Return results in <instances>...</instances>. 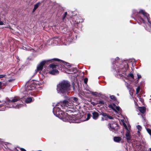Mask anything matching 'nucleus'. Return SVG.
Segmentation results:
<instances>
[{
	"mask_svg": "<svg viewBox=\"0 0 151 151\" xmlns=\"http://www.w3.org/2000/svg\"><path fill=\"white\" fill-rule=\"evenodd\" d=\"M78 99L74 97L69 98L68 100H64L60 103H58L56 105L53 109V112L54 115L61 119L63 121H66L67 118L65 117V113L61 111L59 106L60 105L63 109H65V111L68 113H73L74 104L73 102L77 101Z\"/></svg>",
	"mask_w": 151,
	"mask_h": 151,
	"instance_id": "nucleus-1",
	"label": "nucleus"
},
{
	"mask_svg": "<svg viewBox=\"0 0 151 151\" xmlns=\"http://www.w3.org/2000/svg\"><path fill=\"white\" fill-rule=\"evenodd\" d=\"M32 101V99L31 97H28L26 99L24 97L20 98L18 96L14 97L11 99L7 101L5 104V106L3 105H0V111H3L5 110L6 107L8 108H14L16 109H19L22 106V104H19L17 105H16L14 103L17 101H19L20 103L21 102H25L27 103H30Z\"/></svg>",
	"mask_w": 151,
	"mask_h": 151,
	"instance_id": "nucleus-2",
	"label": "nucleus"
},
{
	"mask_svg": "<svg viewBox=\"0 0 151 151\" xmlns=\"http://www.w3.org/2000/svg\"><path fill=\"white\" fill-rule=\"evenodd\" d=\"M70 90V84L67 81H63L57 86V91L60 94L66 93Z\"/></svg>",
	"mask_w": 151,
	"mask_h": 151,
	"instance_id": "nucleus-3",
	"label": "nucleus"
},
{
	"mask_svg": "<svg viewBox=\"0 0 151 151\" xmlns=\"http://www.w3.org/2000/svg\"><path fill=\"white\" fill-rule=\"evenodd\" d=\"M135 11L133 12L134 16H135L138 19L140 22L145 23V20H147L148 22L151 24V22L149 20V15L144 10H141L139 13H135Z\"/></svg>",
	"mask_w": 151,
	"mask_h": 151,
	"instance_id": "nucleus-4",
	"label": "nucleus"
},
{
	"mask_svg": "<svg viewBox=\"0 0 151 151\" xmlns=\"http://www.w3.org/2000/svg\"><path fill=\"white\" fill-rule=\"evenodd\" d=\"M65 63L63 62L62 61L61 62L56 63L55 64H52L49 65V67L52 69L49 72L50 74L55 75L59 73V71L56 69H60V68L63 67V64Z\"/></svg>",
	"mask_w": 151,
	"mask_h": 151,
	"instance_id": "nucleus-5",
	"label": "nucleus"
},
{
	"mask_svg": "<svg viewBox=\"0 0 151 151\" xmlns=\"http://www.w3.org/2000/svg\"><path fill=\"white\" fill-rule=\"evenodd\" d=\"M35 88V86L34 83L29 84L26 86L25 90L24 91V94L26 95H29L30 94L32 95V91L34 90Z\"/></svg>",
	"mask_w": 151,
	"mask_h": 151,
	"instance_id": "nucleus-6",
	"label": "nucleus"
},
{
	"mask_svg": "<svg viewBox=\"0 0 151 151\" xmlns=\"http://www.w3.org/2000/svg\"><path fill=\"white\" fill-rule=\"evenodd\" d=\"M50 60H44L41 62L37 65L36 69L35 70L36 72H39L40 73L42 70L44 65L47 63Z\"/></svg>",
	"mask_w": 151,
	"mask_h": 151,
	"instance_id": "nucleus-7",
	"label": "nucleus"
},
{
	"mask_svg": "<svg viewBox=\"0 0 151 151\" xmlns=\"http://www.w3.org/2000/svg\"><path fill=\"white\" fill-rule=\"evenodd\" d=\"M115 63H116V64L115 65L116 67H115V65H114V68H115V70L116 72H121L122 73H124L127 71V68L124 67L123 65H120L119 67L120 68H119V67H116L118 63L116 62Z\"/></svg>",
	"mask_w": 151,
	"mask_h": 151,
	"instance_id": "nucleus-8",
	"label": "nucleus"
},
{
	"mask_svg": "<svg viewBox=\"0 0 151 151\" xmlns=\"http://www.w3.org/2000/svg\"><path fill=\"white\" fill-rule=\"evenodd\" d=\"M109 108H111L114 110L116 112L118 113L121 114L122 110L120 108L119 106H117L114 104L112 105H109Z\"/></svg>",
	"mask_w": 151,
	"mask_h": 151,
	"instance_id": "nucleus-9",
	"label": "nucleus"
},
{
	"mask_svg": "<svg viewBox=\"0 0 151 151\" xmlns=\"http://www.w3.org/2000/svg\"><path fill=\"white\" fill-rule=\"evenodd\" d=\"M110 129L113 132H114L118 130V125L117 124H110L108 125Z\"/></svg>",
	"mask_w": 151,
	"mask_h": 151,
	"instance_id": "nucleus-10",
	"label": "nucleus"
},
{
	"mask_svg": "<svg viewBox=\"0 0 151 151\" xmlns=\"http://www.w3.org/2000/svg\"><path fill=\"white\" fill-rule=\"evenodd\" d=\"M125 128L127 130L125 134L126 139L128 142H131V138L130 135V131L128 129L127 126H125Z\"/></svg>",
	"mask_w": 151,
	"mask_h": 151,
	"instance_id": "nucleus-11",
	"label": "nucleus"
},
{
	"mask_svg": "<svg viewBox=\"0 0 151 151\" xmlns=\"http://www.w3.org/2000/svg\"><path fill=\"white\" fill-rule=\"evenodd\" d=\"M70 122L73 123H78L77 117L76 115H74L72 116H71L70 117Z\"/></svg>",
	"mask_w": 151,
	"mask_h": 151,
	"instance_id": "nucleus-12",
	"label": "nucleus"
},
{
	"mask_svg": "<svg viewBox=\"0 0 151 151\" xmlns=\"http://www.w3.org/2000/svg\"><path fill=\"white\" fill-rule=\"evenodd\" d=\"M99 114L96 111H93L92 112V117L94 120L97 119L99 116Z\"/></svg>",
	"mask_w": 151,
	"mask_h": 151,
	"instance_id": "nucleus-13",
	"label": "nucleus"
},
{
	"mask_svg": "<svg viewBox=\"0 0 151 151\" xmlns=\"http://www.w3.org/2000/svg\"><path fill=\"white\" fill-rule=\"evenodd\" d=\"M101 115H102L105 118V119L107 120L108 118L111 119H113V118L109 115H108L106 113H104V112H102L101 113Z\"/></svg>",
	"mask_w": 151,
	"mask_h": 151,
	"instance_id": "nucleus-14",
	"label": "nucleus"
},
{
	"mask_svg": "<svg viewBox=\"0 0 151 151\" xmlns=\"http://www.w3.org/2000/svg\"><path fill=\"white\" fill-rule=\"evenodd\" d=\"M114 140L116 142H119L121 140V138L119 137H114Z\"/></svg>",
	"mask_w": 151,
	"mask_h": 151,
	"instance_id": "nucleus-15",
	"label": "nucleus"
},
{
	"mask_svg": "<svg viewBox=\"0 0 151 151\" xmlns=\"http://www.w3.org/2000/svg\"><path fill=\"white\" fill-rule=\"evenodd\" d=\"M139 111L142 114H144L145 111V108L144 107H139Z\"/></svg>",
	"mask_w": 151,
	"mask_h": 151,
	"instance_id": "nucleus-16",
	"label": "nucleus"
},
{
	"mask_svg": "<svg viewBox=\"0 0 151 151\" xmlns=\"http://www.w3.org/2000/svg\"><path fill=\"white\" fill-rule=\"evenodd\" d=\"M40 4V2L37 3L35 5L34 8L33 9V11L34 12L36 9L39 7V5Z\"/></svg>",
	"mask_w": 151,
	"mask_h": 151,
	"instance_id": "nucleus-17",
	"label": "nucleus"
},
{
	"mask_svg": "<svg viewBox=\"0 0 151 151\" xmlns=\"http://www.w3.org/2000/svg\"><path fill=\"white\" fill-rule=\"evenodd\" d=\"M137 128L138 129L137 132L139 134L140 133V131L141 130L142 127L138 125L137 126Z\"/></svg>",
	"mask_w": 151,
	"mask_h": 151,
	"instance_id": "nucleus-18",
	"label": "nucleus"
},
{
	"mask_svg": "<svg viewBox=\"0 0 151 151\" xmlns=\"http://www.w3.org/2000/svg\"><path fill=\"white\" fill-rule=\"evenodd\" d=\"M90 92L94 96H97V95L98 94V93L96 92H92V91H90Z\"/></svg>",
	"mask_w": 151,
	"mask_h": 151,
	"instance_id": "nucleus-19",
	"label": "nucleus"
},
{
	"mask_svg": "<svg viewBox=\"0 0 151 151\" xmlns=\"http://www.w3.org/2000/svg\"><path fill=\"white\" fill-rule=\"evenodd\" d=\"M140 90V87L139 86H138L137 88L136 89V93L137 94H138L139 93V92Z\"/></svg>",
	"mask_w": 151,
	"mask_h": 151,
	"instance_id": "nucleus-20",
	"label": "nucleus"
},
{
	"mask_svg": "<svg viewBox=\"0 0 151 151\" xmlns=\"http://www.w3.org/2000/svg\"><path fill=\"white\" fill-rule=\"evenodd\" d=\"M91 116V115L90 114H88L87 115V118L86 119V120H88L90 118Z\"/></svg>",
	"mask_w": 151,
	"mask_h": 151,
	"instance_id": "nucleus-21",
	"label": "nucleus"
},
{
	"mask_svg": "<svg viewBox=\"0 0 151 151\" xmlns=\"http://www.w3.org/2000/svg\"><path fill=\"white\" fill-rule=\"evenodd\" d=\"M147 131L148 132V133L151 135V129H147Z\"/></svg>",
	"mask_w": 151,
	"mask_h": 151,
	"instance_id": "nucleus-22",
	"label": "nucleus"
},
{
	"mask_svg": "<svg viewBox=\"0 0 151 151\" xmlns=\"http://www.w3.org/2000/svg\"><path fill=\"white\" fill-rule=\"evenodd\" d=\"M67 12H65L64 14V15H63V19L64 20L66 16H67Z\"/></svg>",
	"mask_w": 151,
	"mask_h": 151,
	"instance_id": "nucleus-23",
	"label": "nucleus"
},
{
	"mask_svg": "<svg viewBox=\"0 0 151 151\" xmlns=\"http://www.w3.org/2000/svg\"><path fill=\"white\" fill-rule=\"evenodd\" d=\"M110 98L111 99H113V100H116V98L113 95L110 96Z\"/></svg>",
	"mask_w": 151,
	"mask_h": 151,
	"instance_id": "nucleus-24",
	"label": "nucleus"
},
{
	"mask_svg": "<svg viewBox=\"0 0 151 151\" xmlns=\"http://www.w3.org/2000/svg\"><path fill=\"white\" fill-rule=\"evenodd\" d=\"M137 81H138L141 78V76L140 75L137 74Z\"/></svg>",
	"mask_w": 151,
	"mask_h": 151,
	"instance_id": "nucleus-25",
	"label": "nucleus"
},
{
	"mask_svg": "<svg viewBox=\"0 0 151 151\" xmlns=\"http://www.w3.org/2000/svg\"><path fill=\"white\" fill-rule=\"evenodd\" d=\"M98 104H104V101H103L101 100L98 101Z\"/></svg>",
	"mask_w": 151,
	"mask_h": 151,
	"instance_id": "nucleus-26",
	"label": "nucleus"
},
{
	"mask_svg": "<svg viewBox=\"0 0 151 151\" xmlns=\"http://www.w3.org/2000/svg\"><path fill=\"white\" fill-rule=\"evenodd\" d=\"M129 76L131 78H132V79H133L134 78V75H133L132 73H130L129 74Z\"/></svg>",
	"mask_w": 151,
	"mask_h": 151,
	"instance_id": "nucleus-27",
	"label": "nucleus"
},
{
	"mask_svg": "<svg viewBox=\"0 0 151 151\" xmlns=\"http://www.w3.org/2000/svg\"><path fill=\"white\" fill-rule=\"evenodd\" d=\"M88 81V78H86L84 79V83L86 84L87 83V82Z\"/></svg>",
	"mask_w": 151,
	"mask_h": 151,
	"instance_id": "nucleus-28",
	"label": "nucleus"
},
{
	"mask_svg": "<svg viewBox=\"0 0 151 151\" xmlns=\"http://www.w3.org/2000/svg\"><path fill=\"white\" fill-rule=\"evenodd\" d=\"M5 76H6V75L5 74L0 75V78H4Z\"/></svg>",
	"mask_w": 151,
	"mask_h": 151,
	"instance_id": "nucleus-29",
	"label": "nucleus"
},
{
	"mask_svg": "<svg viewBox=\"0 0 151 151\" xmlns=\"http://www.w3.org/2000/svg\"><path fill=\"white\" fill-rule=\"evenodd\" d=\"M119 60V58L118 57H117L116 59H112V61H116L117 60Z\"/></svg>",
	"mask_w": 151,
	"mask_h": 151,
	"instance_id": "nucleus-30",
	"label": "nucleus"
},
{
	"mask_svg": "<svg viewBox=\"0 0 151 151\" xmlns=\"http://www.w3.org/2000/svg\"><path fill=\"white\" fill-rule=\"evenodd\" d=\"M22 49L24 50H28V48H27L25 47H23L22 48Z\"/></svg>",
	"mask_w": 151,
	"mask_h": 151,
	"instance_id": "nucleus-31",
	"label": "nucleus"
},
{
	"mask_svg": "<svg viewBox=\"0 0 151 151\" xmlns=\"http://www.w3.org/2000/svg\"><path fill=\"white\" fill-rule=\"evenodd\" d=\"M20 150L21 151H26L23 148H21Z\"/></svg>",
	"mask_w": 151,
	"mask_h": 151,
	"instance_id": "nucleus-32",
	"label": "nucleus"
},
{
	"mask_svg": "<svg viewBox=\"0 0 151 151\" xmlns=\"http://www.w3.org/2000/svg\"><path fill=\"white\" fill-rule=\"evenodd\" d=\"M53 60H55L57 61H60V60L58 59H56V58H54L53 59H52Z\"/></svg>",
	"mask_w": 151,
	"mask_h": 151,
	"instance_id": "nucleus-33",
	"label": "nucleus"
},
{
	"mask_svg": "<svg viewBox=\"0 0 151 151\" xmlns=\"http://www.w3.org/2000/svg\"><path fill=\"white\" fill-rule=\"evenodd\" d=\"M2 85V83L1 82H0V89H1V86Z\"/></svg>",
	"mask_w": 151,
	"mask_h": 151,
	"instance_id": "nucleus-34",
	"label": "nucleus"
},
{
	"mask_svg": "<svg viewBox=\"0 0 151 151\" xmlns=\"http://www.w3.org/2000/svg\"><path fill=\"white\" fill-rule=\"evenodd\" d=\"M91 104L94 106L95 105V104L93 102H92Z\"/></svg>",
	"mask_w": 151,
	"mask_h": 151,
	"instance_id": "nucleus-35",
	"label": "nucleus"
},
{
	"mask_svg": "<svg viewBox=\"0 0 151 151\" xmlns=\"http://www.w3.org/2000/svg\"><path fill=\"white\" fill-rule=\"evenodd\" d=\"M67 65L68 66V68H69L71 66V65Z\"/></svg>",
	"mask_w": 151,
	"mask_h": 151,
	"instance_id": "nucleus-36",
	"label": "nucleus"
},
{
	"mask_svg": "<svg viewBox=\"0 0 151 151\" xmlns=\"http://www.w3.org/2000/svg\"><path fill=\"white\" fill-rule=\"evenodd\" d=\"M104 120V118H101V120H102V121H103V120Z\"/></svg>",
	"mask_w": 151,
	"mask_h": 151,
	"instance_id": "nucleus-37",
	"label": "nucleus"
},
{
	"mask_svg": "<svg viewBox=\"0 0 151 151\" xmlns=\"http://www.w3.org/2000/svg\"><path fill=\"white\" fill-rule=\"evenodd\" d=\"M149 150H150V151H151V148H150Z\"/></svg>",
	"mask_w": 151,
	"mask_h": 151,
	"instance_id": "nucleus-38",
	"label": "nucleus"
},
{
	"mask_svg": "<svg viewBox=\"0 0 151 151\" xmlns=\"http://www.w3.org/2000/svg\"><path fill=\"white\" fill-rule=\"evenodd\" d=\"M142 102H143L144 101V100H142V101H141Z\"/></svg>",
	"mask_w": 151,
	"mask_h": 151,
	"instance_id": "nucleus-39",
	"label": "nucleus"
},
{
	"mask_svg": "<svg viewBox=\"0 0 151 151\" xmlns=\"http://www.w3.org/2000/svg\"><path fill=\"white\" fill-rule=\"evenodd\" d=\"M74 71H76V69H75V70H74Z\"/></svg>",
	"mask_w": 151,
	"mask_h": 151,
	"instance_id": "nucleus-40",
	"label": "nucleus"
},
{
	"mask_svg": "<svg viewBox=\"0 0 151 151\" xmlns=\"http://www.w3.org/2000/svg\"><path fill=\"white\" fill-rule=\"evenodd\" d=\"M17 151H19L18 150H17Z\"/></svg>",
	"mask_w": 151,
	"mask_h": 151,
	"instance_id": "nucleus-41",
	"label": "nucleus"
}]
</instances>
